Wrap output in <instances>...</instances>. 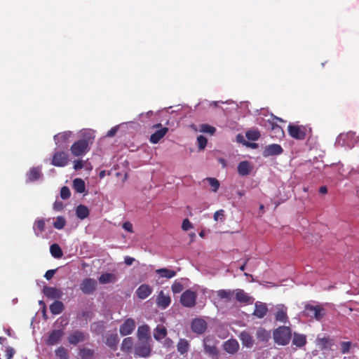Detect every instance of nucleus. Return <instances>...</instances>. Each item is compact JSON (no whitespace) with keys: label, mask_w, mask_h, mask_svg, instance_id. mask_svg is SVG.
<instances>
[{"label":"nucleus","mask_w":359,"mask_h":359,"mask_svg":"<svg viewBox=\"0 0 359 359\" xmlns=\"http://www.w3.org/2000/svg\"><path fill=\"white\" fill-rule=\"evenodd\" d=\"M273 337L276 344L287 345L292 337V330L290 327L280 326L273 330Z\"/></svg>","instance_id":"nucleus-1"},{"label":"nucleus","mask_w":359,"mask_h":359,"mask_svg":"<svg viewBox=\"0 0 359 359\" xmlns=\"http://www.w3.org/2000/svg\"><path fill=\"white\" fill-rule=\"evenodd\" d=\"M90 144H92V142L90 137L80 139L73 143L70 151L74 156H82L89 151Z\"/></svg>","instance_id":"nucleus-2"},{"label":"nucleus","mask_w":359,"mask_h":359,"mask_svg":"<svg viewBox=\"0 0 359 359\" xmlns=\"http://www.w3.org/2000/svg\"><path fill=\"white\" fill-rule=\"evenodd\" d=\"M305 316L315 318L316 320H320L325 316V310L320 305L313 306L306 304L303 311Z\"/></svg>","instance_id":"nucleus-3"},{"label":"nucleus","mask_w":359,"mask_h":359,"mask_svg":"<svg viewBox=\"0 0 359 359\" xmlns=\"http://www.w3.org/2000/svg\"><path fill=\"white\" fill-rule=\"evenodd\" d=\"M97 282L95 279L91 278H85L79 284L81 291L86 295L94 294L97 290Z\"/></svg>","instance_id":"nucleus-4"},{"label":"nucleus","mask_w":359,"mask_h":359,"mask_svg":"<svg viewBox=\"0 0 359 359\" xmlns=\"http://www.w3.org/2000/svg\"><path fill=\"white\" fill-rule=\"evenodd\" d=\"M197 294L190 290H185L181 295V304L187 308L194 307L196 305Z\"/></svg>","instance_id":"nucleus-5"},{"label":"nucleus","mask_w":359,"mask_h":359,"mask_svg":"<svg viewBox=\"0 0 359 359\" xmlns=\"http://www.w3.org/2000/svg\"><path fill=\"white\" fill-rule=\"evenodd\" d=\"M288 133L292 138L302 140L306 138V129L304 126L290 124L288 126Z\"/></svg>","instance_id":"nucleus-6"},{"label":"nucleus","mask_w":359,"mask_h":359,"mask_svg":"<svg viewBox=\"0 0 359 359\" xmlns=\"http://www.w3.org/2000/svg\"><path fill=\"white\" fill-rule=\"evenodd\" d=\"M151 129H156L150 136L149 141L152 144H157L168 132L167 127H163L161 123L154 124L151 126Z\"/></svg>","instance_id":"nucleus-7"},{"label":"nucleus","mask_w":359,"mask_h":359,"mask_svg":"<svg viewBox=\"0 0 359 359\" xmlns=\"http://www.w3.org/2000/svg\"><path fill=\"white\" fill-rule=\"evenodd\" d=\"M151 352V347L148 341H140L135 349V353L140 357H148Z\"/></svg>","instance_id":"nucleus-8"},{"label":"nucleus","mask_w":359,"mask_h":359,"mask_svg":"<svg viewBox=\"0 0 359 359\" xmlns=\"http://www.w3.org/2000/svg\"><path fill=\"white\" fill-rule=\"evenodd\" d=\"M68 161V155L65 152L57 151L53 156L51 163L56 167H65Z\"/></svg>","instance_id":"nucleus-9"},{"label":"nucleus","mask_w":359,"mask_h":359,"mask_svg":"<svg viewBox=\"0 0 359 359\" xmlns=\"http://www.w3.org/2000/svg\"><path fill=\"white\" fill-rule=\"evenodd\" d=\"M135 328V321L133 318H127L120 325L119 332L121 336H127L130 334Z\"/></svg>","instance_id":"nucleus-10"},{"label":"nucleus","mask_w":359,"mask_h":359,"mask_svg":"<svg viewBox=\"0 0 359 359\" xmlns=\"http://www.w3.org/2000/svg\"><path fill=\"white\" fill-rule=\"evenodd\" d=\"M283 152V149L281 147L280 144H271L267 145L264 151L263 156L264 157H269L271 156H276L280 155Z\"/></svg>","instance_id":"nucleus-11"},{"label":"nucleus","mask_w":359,"mask_h":359,"mask_svg":"<svg viewBox=\"0 0 359 359\" xmlns=\"http://www.w3.org/2000/svg\"><path fill=\"white\" fill-rule=\"evenodd\" d=\"M287 311V307L283 304L278 305L275 313L276 320L283 323H287L288 321Z\"/></svg>","instance_id":"nucleus-12"},{"label":"nucleus","mask_w":359,"mask_h":359,"mask_svg":"<svg viewBox=\"0 0 359 359\" xmlns=\"http://www.w3.org/2000/svg\"><path fill=\"white\" fill-rule=\"evenodd\" d=\"M207 329V323L201 318H196L191 323V330L197 334H203Z\"/></svg>","instance_id":"nucleus-13"},{"label":"nucleus","mask_w":359,"mask_h":359,"mask_svg":"<svg viewBox=\"0 0 359 359\" xmlns=\"http://www.w3.org/2000/svg\"><path fill=\"white\" fill-rule=\"evenodd\" d=\"M86 339L85 334L80 330H75L68 336V341L70 344L76 345L79 342L84 341Z\"/></svg>","instance_id":"nucleus-14"},{"label":"nucleus","mask_w":359,"mask_h":359,"mask_svg":"<svg viewBox=\"0 0 359 359\" xmlns=\"http://www.w3.org/2000/svg\"><path fill=\"white\" fill-rule=\"evenodd\" d=\"M64 334V332L62 330H54L50 334L46 340V344L48 346H53L57 344L62 337Z\"/></svg>","instance_id":"nucleus-15"},{"label":"nucleus","mask_w":359,"mask_h":359,"mask_svg":"<svg viewBox=\"0 0 359 359\" xmlns=\"http://www.w3.org/2000/svg\"><path fill=\"white\" fill-rule=\"evenodd\" d=\"M268 312V307L265 303L256 302L255 304V310L252 315L258 318H264Z\"/></svg>","instance_id":"nucleus-16"},{"label":"nucleus","mask_w":359,"mask_h":359,"mask_svg":"<svg viewBox=\"0 0 359 359\" xmlns=\"http://www.w3.org/2000/svg\"><path fill=\"white\" fill-rule=\"evenodd\" d=\"M43 293L46 297L50 299H60L62 295V292L60 290L49 286L43 287Z\"/></svg>","instance_id":"nucleus-17"},{"label":"nucleus","mask_w":359,"mask_h":359,"mask_svg":"<svg viewBox=\"0 0 359 359\" xmlns=\"http://www.w3.org/2000/svg\"><path fill=\"white\" fill-rule=\"evenodd\" d=\"M137 336L139 341H149L150 339V328L147 325L138 327Z\"/></svg>","instance_id":"nucleus-18"},{"label":"nucleus","mask_w":359,"mask_h":359,"mask_svg":"<svg viewBox=\"0 0 359 359\" xmlns=\"http://www.w3.org/2000/svg\"><path fill=\"white\" fill-rule=\"evenodd\" d=\"M223 346L225 351L230 354L236 353L239 349V344L234 339H231L225 341Z\"/></svg>","instance_id":"nucleus-19"},{"label":"nucleus","mask_w":359,"mask_h":359,"mask_svg":"<svg viewBox=\"0 0 359 359\" xmlns=\"http://www.w3.org/2000/svg\"><path fill=\"white\" fill-rule=\"evenodd\" d=\"M152 292V288L147 284H142L138 287L136 290V294L138 298L144 299L148 297Z\"/></svg>","instance_id":"nucleus-20"},{"label":"nucleus","mask_w":359,"mask_h":359,"mask_svg":"<svg viewBox=\"0 0 359 359\" xmlns=\"http://www.w3.org/2000/svg\"><path fill=\"white\" fill-rule=\"evenodd\" d=\"M239 339L243 346L252 348L254 345V339L252 335L247 331H243L239 334Z\"/></svg>","instance_id":"nucleus-21"},{"label":"nucleus","mask_w":359,"mask_h":359,"mask_svg":"<svg viewBox=\"0 0 359 359\" xmlns=\"http://www.w3.org/2000/svg\"><path fill=\"white\" fill-rule=\"evenodd\" d=\"M233 296L240 303L248 304L250 302L251 297L242 289L233 290Z\"/></svg>","instance_id":"nucleus-22"},{"label":"nucleus","mask_w":359,"mask_h":359,"mask_svg":"<svg viewBox=\"0 0 359 359\" xmlns=\"http://www.w3.org/2000/svg\"><path fill=\"white\" fill-rule=\"evenodd\" d=\"M252 169L250 163L248 161H243L238 165V172L241 176L248 175Z\"/></svg>","instance_id":"nucleus-23"},{"label":"nucleus","mask_w":359,"mask_h":359,"mask_svg":"<svg viewBox=\"0 0 359 359\" xmlns=\"http://www.w3.org/2000/svg\"><path fill=\"white\" fill-rule=\"evenodd\" d=\"M119 342V339L116 333L107 334L106 337L105 344L107 346L113 350L117 348V345Z\"/></svg>","instance_id":"nucleus-24"},{"label":"nucleus","mask_w":359,"mask_h":359,"mask_svg":"<svg viewBox=\"0 0 359 359\" xmlns=\"http://www.w3.org/2000/svg\"><path fill=\"white\" fill-rule=\"evenodd\" d=\"M306 344V337L303 334L294 332L293 334L292 344L298 348H302Z\"/></svg>","instance_id":"nucleus-25"},{"label":"nucleus","mask_w":359,"mask_h":359,"mask_svg":"<svg viewBox=\"0 0 359 359\" xmlns=\"http://www.w3.org/2000/svg\"><path fill=\"white\" fill-rule=\"evenodd\" d=\"M217 295L220 299H224L226 302H231L233 297V290H219L217 291Z\"/></svg>","instance_id":"nucleus-26"},{"label":"nucleus","mask_w":359,"mask_h":359,"mask_svg":"<svg viewBox=\"0 0 359 359\" xmlns=\"http://www.w3.org/2000/svg\"><path fill=\"white\" fill-rule=\"evenodd\" d=\"M170 297L168 295L164 294L163 291H161L157 297V304L165 309L170 305Z\"/></svg>","instance_id":"nucleus-27"},{"label":"nucleus","mask_w":359,"mask_h":359,"mask_svg":"<svg viewBox=\"0 0 359 359\" xmlns=\"http://www.w3.org/2000/svg\"><path fill=\"white\" fill-rule=\"evenodd\" d=\"M72 133L71 131H65L60 133L54 136V140L56 144H63L71 137Z\"/></svg>","instance_id":"nucleus-28"},{"label":"nucleus","mask_w":359,"mask_h":359,"mask_svg":"<svg viewBox=\"0 0 359 359\" xmlns=\"http://www.w3.org/2000/svg\"><path fill=\"white\" fill-rule=\"evenodd\" d=\"M42 176L41 170L39 168H32L27 174V182H34Z\"/></svg>","instance_id":"nucleus-29"},{"label":"nucleus","mask_w":359,"mask_h":359,"mask_svg":"<svg viewBox=\"0 0 359 359\" xmlns=\"http://www.w3.org/2000/svg\"><path fill=\"white\" fill-rule=\"evenodd\" d=\"M256 337L262 342H267L271 338V332L266 330L263 327H259L257 330Z\"/></svg>","instance_id":"nucleus-30"},{"label":"nucleus","mask_w":359,"mask_h":359,"mask_svg":"<svg viewBox=\"0 0 359 359\" xmlns=\"http://www.w3.org/2000/svg\"><path fill=\"white\" fill-rule=\"evenodd\" d=\"M75 211L76 217L81 220L86 219L90 213L89 209L84 205H79Z\"/></svg>","instance_id":"nucleus-31"},{"label":"nucleus","mask_w":359,"mask_h":359,"mask_svg":"<svg viewBox=\"0 0 359 359\" xmlns=\"http://www.w3.org/2000/svg\"><path fill=\"white\" fill-rule=\"evenodd\" d=\"M65 306L62 302L59 300L55 301L50 306V311L53 315H58L64 311Z\"/></svg>","instance_id":"nucleus-32"},{"label":"nucleus","mask_w":359,"mask_h":359,"mask_svg":"<svg viewBox=\"0 0 359 359\" xmlns=\"http://www.w3.org/2000/svg\"><path fill=\"white\" fill-rule=\"evenodd\" d=\"M33 229L36 236H39L45 230V220L43 219H37L35 220Z\"/></svg>","instance_id":"nucleus-33"},{"label":"nucleus","mask_w":359,"mask_h":359,"mask_svg":"<svg viewBox=\"0 0 359 359\" xmlns=\"http://www.w3.org/2000/svg\"><path fill=\"white\" fill-rule=\"evenodd\" d=\"M99 282L101 284H107L109 283H115L116 280V277L114 273H105L102 274L99 278Z\"/></svg>","instance_id":"nucleus-34"},{"label":"nucleus","mask_w":359,"mask_h":359,"mask_svg":"<svg viewBox=\"0 0 359 359\" xmlns=\"http://www.w3.org/2000/svg\"><path fill=\"white\" fill-rule=\"evenodd\" d=\"M167 335V330L164 326H157L154 331V337L156 340L159 341Z\"/></svg>","instance_id":"nucleus-35"},{"label":"nucleus","mask_w":359,"mask_h":359,"mask_svg":"<svg viewBox=\"0 0 359 359\" xmlns=\"http://www.w3.org/2000/svg\"><path fill=\"white\" fill-rule=\"evenodd\" d=\"M73 188L77 193H83L86 189L84 181L81 178L74 179L73 181Z\"/></svg>","instance_id":"nucleus-36"},{"label":"nucleus","mask_w":359,"mask_h":359,"mask_svg":"<svg viewBox=\"0 0 359 359\" xmlns=\"http://www.w3.org/2000/svg\"><path fill=\"white\" fill-rule=\"evenodd\" d=\"M156 273H158L160 277L165 278H171L176 275V272L175 271L170 270L166 268L156 269Z\"/></svg>","instance_id":"nucleus-37"},{"label":"nucleus","mask_w":359,"mask_h":359,"mask_svg":"<svg viewBox=\"0 0 359 359\" xmlns=\"http://www.w3.org/2000/svg\"><path fill=\"white\" fill-rule=\"evenodd\" d=\"M189 342L185 339H180L177 345V351L180 354L186 353L189 350Z\"/></svg>","instance_id":"nucleus-38"},{"label":"nucleus","mask_w":359,"mask_h":359,"mask_svg":"<svg viewBox=\"0 0 359 359\" xmlns=\"http://www.w3.org/2000/svg\"><path fill=\"white\" fill-rule=\"evenodd\" d=\"M81 359H92L95 355V351L93 349L83 348L79 350Z\"/></svg>","instance_id":"nucleus-39"},{"label":"nucleus","mask_w":359,"mask_h":359,"mask_svg":"<svg viewBox=\"0 0 359 359\" xmlns=\"http://www.w3.org/2000/svg\"><path fill=\"white\" fill-rule=\"evenodd\" d=\"M50 252L51 255L57 259L61 258L63 255L62 250L59 245L54 243L50 247Z\"/></svg>","instance_id":"nucleus-40"},{"label":"nucleus","mask_w":359,"mask_h":359,"mask_svg":"<svg viewBox=\"0 0 359 359\" xmlns=\"http://www.w3.org/2000/svg\"><path fill=\"white\" fill-rule=\"evenodd\" d=\"M204 351L206 353L212 357H217L218 355V351L215 346L210 345L207 343L204 344Z\"/></svg>","instance_id":"nucleus-41"},{"label":"nucleus","mask_w":359,"mask_h":359,"mask_svg":"<svg viewBox=\"0 0 359 359\" xmlns=\"http://www.w3.org/2000/svg\"><path fill=\"white\" fill-rule=\"evenodd\" d=\"M133 345V340L132 337H126L125 338L121 344V349L123 351H128L131 349Z\"/></svg>","instance_id":"nucleus-42"},{"label":"nucleus","mask_w":359,"mask_h":359,"mask_svg":"<svg viewBox=\"0 0 359 359\" xmlns=\"http://www.w3.org/2000/svg\"><path fill=\"white\" fill-rule=\"evenodd\" d=\"M205 180L209 182L210 186L212 188V191L214 192H217L219 188V182L216 178L213 177H207Z\"/></svg>","instance_id":"nucleus-43"},{"label":"nucleus","mask_w":359,"mask_h":359,"mask_svg":"<svg viewBox=\"0 0 359 359\" xmlns=\"http://www.w3.org/2000/svg\"><path fill=\"white\" fill-rule=\"evenodd\" d=\"M55 355L60 359H69L68 351L65 348L62 346H60L55 350Z\"/></svg>","instance_id":"nucleus-44"},{"label":"nucleus","mask_w":359,"mask_h":359,"mask_svg":"<svg viewBox=\"0 0 359 359\" xmlns=\"http://www.w3.org/2000/svg\"><path fill=\"white\" fill-rule=\"evenodd\" d=\"M245 136L249 140L256 141L260 137L261 135L258 130H254L246 132Z\"/></svg>","instance_id":"nucleus-45"},{"label":"nucleus","mask_w":359,"mask_h":359,"mask_svg":"<svg viewBox=\"0 0 359 359\" xmlns=\"http://www.w3.org/2000/svg\"><path fill=\"white\" fill-rule=\"evenodd\" d=\"M66 225V219L62 216H58L56 221L53 222V226L57 229H62Z\"/></svg>","instance_id":"nucleus-46"},{"label":"nucleus","mask_w":359,"mask_h":359,"mask_svg":"<svg viewBox=\"0 0 359 359\" xmlns=\"http://www.w3.org/2000/svg\"><path fill=\"white\" fill-rule=\"evenodd\" d=\"M198 147L200 150L204 149L207 145L208 140L206 137L203 135H200L197 138Z\"/></svg>","instance_id":"nucleus-47"},{"label":"nucleus","mask_w":359,"mask_h":359,"mask_svg":"<svg viewBox=\"0 0 359 359\" xmlns=\"http://www.w3.org/2000/svg\"><path fill=\"white\" fill-rule=\"evenodd\" d=\"M351 341H342L340 344L341 346V352L344 353H348L350 351V348L351 347Z\"/></svg>","instance_id":"nucleus-48"},{"label":"nucleus","mask_w":359,"mask_h":359,"mask_svg":"<svg viewBox=\"0 0 359 359\" xmlns=\"http://www.w3.org/2000/svg\"><path fill=\"white\" fill-rule=\"evenodd\" d=\"M70 196L71 192L69 189L66 186L62 187L60 190V197L62 199L66 200L68 199L70 197Z\"/></svg>","instance_id":"nucleus-49"},{"label":"nucleus","mask_w":359,"mask_h":359,"mask_svg":"<svg viewBox=\"0 0 359 359\" xmlns=\"http://www.w3.org/2000/svg\"><path fill=\"white\" fill-rule=\"evenodd\" d=\"M183 288L184 287H183L182 284L177 281H175L171 287L172 291L175 294L181 292L182 291Z\"/></svg>","instance_id":"nucleus-50"},{"label":"nucleus","mask_w":359,"mask_h":359,"mask_svg":"<svg viewBox=\"0 0 359 359\" xmlns=\"http://www.w3.org/2000/svg\"><path fill=\"white\" fill-rule=\"evenodd\" d=\"M201 130L203 133H210V135H213L216 130L215 128L208 125V124H203L201 127Z\"/></svg>","instance_id":"nucleus-51"},{"label":"nucleus","mask_w":359,"mask_h":359,"mask_svg":"<svg viewBox=\"0 0 359 359\" xmlns=\"http://www.w3.org/2000/svg\"><path fill=\"white\" fill-rule=\"evenodd\" d=\"M91 329L97 333H101L104 330V326L99 323H96L91 325Z\"/></svg>","instance_id":"nucleus-52"},{"label":"nucleus","mask_w":359,"mask_h":359,"mask_svg":"<svg viewBox=\"0 0 359 359\" xmlns=\"http://www.w3.org/2000/svg\"><path fill=\"white\" fill-rule=\"evenodd\" d=\"M272 130L274 131V133L279 137H282L284 135V131L282 129V128L278 125H273L272 126Z\"/></svg>","instance_id":"nucleus-53"},{"label":"nucleus","mask_w":359,"mask_h":359,"mask_svg":"<svg viewBox=\"0 0 359 359\" xmlns=\"http://www.w3.org/2000/svg\"><path fill=\"white\" fill-rule=\"evenodd\" d=\"M192 228V224L188 219H184L182 224V229L184 231H188Z\"/></svg>","instance_id":"nucleus-54"},{"label":"nucleus","mask_w":359,"mask_h":359,"mask_svg":"<svg viewBox=\"0 0 359 359\" xmlns=\"http://www.w3.org/2000/svg\"><path fill=\"white\" fill-rule=\"evenodd\" d=\"M83 163L81 160H76L74 161V169L75 170H79L83 168Z\"/></svg>","instance_id":"nucleus-55"},{"label":"nucleus","mask_w":359,"mask_h":359,"mask_svg":"<svg viewBox=\"0 0 359 359\" xmlns=\"http://www.w3.org/2000/svg\"><path fill=\"white\" fill-rule=\"evenodd\" d=\"M64 208L63 203L62 201H56L53 204L54 210L57 211L62 210Z\"/></svg>","instance_id":"nucleus-56"},{"label":"nucleus","mask_w":359,"mask_h":359,"mask_svg":"<svg viewBox=\"0 0 359 359\" xmlns=\"http://www.w3.org/2000/svg\"><path fill=\"white\" fill-rule=\"evenodd\" d=\"M55 270L54 269H50V270H48L45 275H44V277L47 279V280H50L55 275Z\"/></svg>","instance_id":"nucleus-57"},{"label":"nucleus","mask_w":359,"mask_h":359,"mask_svg":"<svg viewBox=\"0 0 359 359\" xmlns=\"http://www.w3.org/2000/svg\"><path fill=\"white\" fill-rule=\"evenodd\" d=\"M7 359H11L15 353V350L11 347H8L6 351Z\"/></svg>","instance_id":"nucleus-58"},{"label":"nucleus","mask_w":359,"mask_h":359,"mask_svg":"<svg viewBox=\"0 0 359 359\" xmlns=\"http://www.w3.org/2000/svg\"><path fill=\"white\" fill-rule=\"evenodd\" d=\"M123 228L128 232H133V224L130 222H124Z\"/></svg>","instance_id":"nucleus-59"},{"label":"nucleus","mask_w":359,"mask_h":359,"mask_svg":"<svg viewBox=\"0 0 359 359\" xmlns=\"http://www.w3.org/2000/svg\"><path fill=\"white\" fill-rule=\"evenodd\" d=\"M224 211L223 210H219L214 214V219L217 221L219 217H224Z\"/></svg>","instance_id":"nucleus-60"},{"label":"nucleus","mask_w":359,"mask_h":359,"mask_svg":"<svg viewBox=\"0 0 359 359\" xmlns=\"http://www.w3.org/2000/svg\"><path fill=\"white\" fill-rule=\"evenodd\" d=\"M117 130H118V127L117 126L111 128L107 132V137H113L116 133Z\"/></svg>","instance_id":"nucleus-61"},{"label":"nucleus","mask_w":359,"mask_h":359,"mask_svg":"<svg viewBox=\"0 0 359 359\" xmlns=\"http://www.w3.org/2000/svg\"><path fill=\"white\" fill-rule=\"evenodd\" d=\"M134 261H135V259L133 257H130L128 256L125 257V264L128 266L132 265Z\"/></svg>","instance_id":"nucleus-62"},{"label":"nucleus","mask_w":359,"mask_h":359,"mask_svg":"<svg viewBox=\"0 0 359 359\" xmlns=\"http://www.w3.org/2000/svg\"><path fill=\"white\" fill-rule=\"evenodd\" d=\"M319 192L322 194H325L327 193V188L325 186H322L319 189Z\"/></svg>","instance_id":"nucleus-63"},{"label":"nucleus","mask_w":359,"mask_h":359,"mask_svg":"<svg viewBox=\"0 0 359 359\" xmlns=\"http://www.w3.org/2000/svg\"><path fill=\"white\" fill-rule=\"evenodd\" d=\"M39 305H41L42 306L43 313V316H46V304H45L44 302L42 300L39 301Z\"/></svg>","instance_id":"nucleus-64"}]
</instances>
